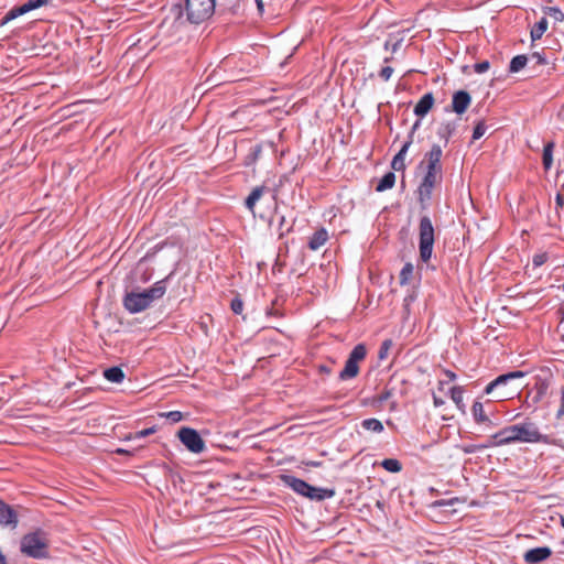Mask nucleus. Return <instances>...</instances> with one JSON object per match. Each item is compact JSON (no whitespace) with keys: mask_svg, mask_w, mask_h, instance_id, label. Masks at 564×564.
<instances>
[{"mask_svg":"<svg viewBox=\"0 0 564 564\" xmlns=\"http://www.w3.org/2000/svg\"><path fill=\"white\" fill-rule=\"evenodd\" d=\"M514 442L553 444L547 435L540 433L534 423L524 422L502 429L494 434L491 440L481 447L502 446Z\"/></svg>","mask_w":564,"mask_h":564,"instance_id":"nucleus-1","label":"nucleus"},{"mask_svg":"<svg viewBox=\"0 0 564 564\" xmlns=\"http://www.w3.org/2000/svg\"><path fill=\"white\" fill-rule=\"evenodd\" d=\"M166 292L165 280L155 282L151 288L141 292L131 291L123 297L124 308L132 313H140L151 306V304L161 299Z\"/></svg>","mask_w":564,"mask_h":564,"instance_id":"nucleus-2","label":"nucleus"},{"mask_svg":"<svg viewBox=\"0 0 564 564\" xmlns=\"http://www.w3.org/2000/svg\"><path fill=\"white\" fill-rule=\"evenodd\" d=\"M21 552L34 558H45L47 552V540L41 531L29 533L21 540Z\"/></svg>","mask_w":564,"mask_h":564,"instance_id":"nucleus-3","label":"nucleus"},{"mask_svg":"<svg viewBox=\"0 0 564 564\" xmlns=\"http://www.w3.org/2000/svg\"><path fill=\"white\" fill-rule=\"evenodd\" d=\"M185 11L189 23H203L213 15L215 0H186Z\"/></svg>","mask_w":564,"mask_h":564,"instance_id":"nucleus-4","label":"nucleus"},{"mask_svg":"<svg viewBox=\"0 0 564 564\" xmlns=\"http://www.w3.org/2000/svg\"><path fill=\"white\" fill-rule=\"evenodd\" d=\"M419 252L423 262L430 261L434 245V227L429 216H423L419 225Z\"/></svg>","mask_w":564,"mask_h":564,"instance_id":"nucleus-5","label":"nucleus"},{"mask_svg":"<svg viewBox=\"0 0 564 564\" xmlns=\"http://www.w3.org/2000/svg\"><path fill=\"white\" fill-rule=\"evenodd\" d=\"M182 444L192 453L200 454L205 451L206 445L198 432L192 427H182L178 433Z\"/></svg>","mask_w":564,"mask_h":564,"instance_id":"nucleus-6","label":"nucleus"},{"mask_svg":"<svg viewBox=\"0 0 564 564\" xmlns=\"http://www.w3.org/2000/svg\"><path fill=\"white\" fill-rule=\"evenodd\" d=\"M442 177L443 175L440 174L425 173L417 189V199L423 208L426 207L432 197L433 188L441 183Z\"/></svg>","mask_w":564,"mask_h":564,"instance_id":"nucleus-7","label":"nucleus"},{"mask_svg":"<svg viewBox=\"0 0 564 564\" xmlns=\"http://www.w3.org/2000/svg\"><path fill=\"white\" fill-rule=\"evenodd\" d=\"M50 0H29L24 4L20 7L12 8L3 18L1 21V25L7 24L8 22L17 19L20 15H23L31 10L41 8L48 3Z\"/></svg>","mask_w":564,"mask_h":564,"instance_id":"nucleus-8","label":"nucleus"},{"mask_svg":"<svg viewBox=\"0 0 564 564\" xmlns=\"http://www.w3.org/2000/svg\"><path fill=\"white\" fill-rule=\"evenodd\" d=\"M552 555V550L549 546H540L528 550L523 554V560L528 564H539Z\"/></svg>","mask_w":564,"mask_h":564,"instance_id":"nucleus-9","label":"nucleus"},{"mask_svg":"<svg viewBox=\"0 0 564 564\" xmlns=\"http://www.w3.org/2000/svg\"><path fill=\"white\" fill-rule=\"evenodd\" d=\"M471 97L466 90H458L453 95L452 111L463 115L469 107Z\"/></svg>","mask_w":564,"mask_h":564,"instance_id":"nucleus-10","label":"nucleus"},{"mask_svg":"<svg viewBox=\"0 0 564 564\" xmlns=\"http://www.w3.org/2000/svg\"><path fill=\"white\" fill-rule=\"evenodd\" d=\"M523 377H524V372H522V371H512V372L501 375V376L497 377L495 380H492L490 383L487 384V387L485 388V393L490 394L494 392L495 389H497L501 386H506L510 380L523 378Z\"/></svg>","mask_w":564,"mask_h":564,"instance_id":"nucleus-11","label":"nucleus"},{"mask_svg":"<svg viewBox=\"0 0 564 564\" xmlns=\"http://www.w3.org/2000/svg\"><path fill=\"white\" fill-rule=\"evenodd\" d=\"M281 478L284 485L290 487L296 494L305 497V492L307 491L310 485L308 482L291 475H283Z\"/></svg>","mask_w":564,"mask_h":564,"instance_id":"nucleus-12","label":"nucleus"},{"mask_svg":"<svg viewBox=\"0 0 564 564\" xmlns=\"http://www.w3.org/2000/svg\"><path fill=\"white\" fill-rule=\"evenodd\" d=\"M18 524V516L15 511L0 500V525H12L15 528Z\"/></svg>","mask_w":564,"mask_h":564,"instance_id":"nucleus-13","label":"nucleus"},{"mask_svg":"<svg viewBox=\"0 0 564 564\" xmlns=\"http://www.w3.org/2000/svg\"><path fill=\"white\" fill-rule=\"evenodd\" d=\"M334 489L328 488H321V487H314L312 485H308V489L305 492V498H308L311 500L315 501H322L327 498H333L335 496Z\"/></svg>","mask_w":564,"mask_h":564,"instance_id":"nucleus-14","label":"nucleus"},{"mask_svg":"<svg viewBox=\"0 0 564 564\" xmlns=\"http://www.w3.org/2000/svg\"><path fill=\"white\" fill-rule=\"evenodd\" d=\"M434 105V96L432 93H427L421 97L414 107V113L417 117H424L432 109Z\"/></svg>","mask_w":564,"mask_h":564,"instance_id":"nucleus-15","label":"nucleus"},{"mask_svg":"<svg viewBox=\"0 0 564 564\" xmlns=\"http://www.w3.org/2000/svg\"><path fill=\"white\" fill-rule=\"evenodd\" d=\"M410 145H411V140H408L402 145L400 151L394 155V158L392 159V162H391L392 170H394V171H403L405 169L404 160H405V155L408 153V150H409Z\"/></svg>","mask_w":564,"mask_h":564,"instance_id":"nucleus-16","label":"nucleus"},{"mask_svg":"<svg viewBox=\"0 0 564 564\" xmlns=\"http://www.w3.org/2000/svg\"><path fill=\"white\" fill-rule=\"evenodd\" d=\"M328 240V232L325 228L316 230L310 238L308 248L313 251L318 250Z\"/></svg>","mask_w":564,"mask_h":564,"instance_id":"nucleus-17","label":"nucleus"},{"mask_svg":"<svg viewBox=\"0 0 564 564\" xmlns=\"http://www.w3.org/2000/svg\"><path fill=\"white\" fill-rule=\"evenodd\" d=\"M265 191L267 188L264 186H257L251 191L249 196L246 198L245 205L252 214H254V206L257 202H259V199L262 197Z\"/></svg>","mask_w":564,"mask_h":564,"instance_id":"nucleus-18","label":"nucleus"},{"mask_svg":"<svg viewBox=\"0 0 564 564\" xmlns=\"http://www.w3.org/2000/svg\"><path fill=\"white\" fill-rule=\"evenodd\" d=\"M359 372V366L350 359H347L345 367L339 373L341 380H348L355 378Z\"/></svg>","mask_w":564,"mask_h":564,"instance_id":"nucleus-19","label":"nucleus"},{"mask_svg":"<svg viewBox=\"0 0 564 564\" xmlns=\"http://www.w3.org/2000/svg\"><path fill=\"white\" fill-rule=\"evenodd\" d=\"M181 10L177 11V20L181 19ZM184 26H185V21H164L162 23V31L163 32H166V31H170L171 29H175V33L176 35H178V37L184 33Z\"/></svg>","mask_w":564,"mask_h":564,"instance_id":"nucleus-20","label":"nucleus"},{"mask_svg":"<svg viewBox=\"0 0 564 564\" xmlns=\"http://www.w3.org/2000/svg\"><path fill=\"white\" fill-rule=\"evenodd\" d=\"M442 154H443L442 148L438 144H433L431 150L424 156L425 162L430 163L432 165L442 166V164H441Z\"/></svg>","mask_w":564,"mask_h":564,"instance_id":"nucleus-21","label":"nucleus"},{"mask_svg":"<svg viewBox=\"0 0 564 564\" xmlns=\"http://www.w3.org/2000/svg\"><path fill=\"white\" fill-rule=\"evenodd\" d=\"M104 377L115 383H120L124 379V372L119 367H111L104 371Z\"/></svg>","mask_w":564,"mask_h":564,"instance_id":"nucleus-22","label":"nucleus"},{"mask_svg":"<svg viewBox=\"0 0 564 564\" xmlns=\"http://www.w3.org/2000/svg\"><path fill=\"white\" fill-rule=\"evenodd\" d=\"M449 393H451V399L456 404L457 409L460 410L462 412H464L465 411V403L463 400L464 388L459 387V386L452 387L449 389Z\"/></svg>","mask_w":564,"mask_h":564,"instance_id":"nucleus-23","label":"nucleus"},{"mask_svg":"<svg viewBox=\"0 0 564 564\" xmlns=\"http://www.w3.org/2000/svg\"><path fill=\"white\" fill-rule=\"evenodd\" d=\"M395 175L393 172L386 173L376 186L377 192H384L393 187Z\"/></svg>","mask_w":564,"mask_h":564,"instance_id":"nucleus-24","label":"nucleus"},{"mask_svg":"<svg viewBox=\"0 0 564 564\" xmlns=\"http://www.w3.org/2000/svg\"><path fill=\"white\" fill-rule=\"evenodd\" d=\"M549 382L543 379H538L534 386L535 394L533 397L534 402L541 401L544 397H546L549 391Z\"/></svg>","mask_w":564,"mask_h":564,"instance_id":"nucleus-25","label":"nucleus"},{"mask_svg":"<svg viewBox=\"0 0 564 564\" xmlns=\"http://www.w3.org/2000/svg\"><path fill=\"white\" fill-rule=\"evenodd\" d=\"M547 19L541 18L539 22L534 24V26L531 30V39L532 41L540 40L545 31L547 30Z\"/></svg>","mask_w":564,"mask_h":564,"instance_id":"nucleus-26","label":"nucleus"},{"mask_svg":"<svg viewBox=\"0 0 564 564\" xmlns=\"http://www.w3.org/2000/svg\"><path fill=\"white\" fill-rule=\"evenodd\" d=\"M474 419L477 423H490L489 417L485 414L481 402L476 401L471 406Z\"/></svg>","mask_w":564,"mask_h":564,"instance_id":"nucleus-27","label":"nucleus"},{"mask_svg":"<svg viewBox=\"0 0 564 564\" xmlns=\"http://www.w3.org/2000/svg\"><path fill=\"white\" fill-rule=\"evenodd\" d=\"M553 150H554V143L553 142H547L544 145L542 161H543V166H544L545 170H550L551 166H552V163H553Z\"/></svg>","mask_w":564,"mask_h":564,"instance_id":"nucleus-28","label":"nucleus"},{"mask_svg":"<svg viewBox=\"0 0 564 564\" xmlns=\"http://www.w3.org/2000/svg\"><path fill=\"white\" fill-rule=\"evenodd\" d=\"M454 131L455 124L451 122H445L440 126L437 130V135L440 137V139L444 140L447 143Z\"/></svg>","mask_w":564,"mask_h":564,"instance_id":"nucleus-29","label":"nucleus"},{"mask_svg":"<svg viewBox=\"0 0 564 564\" xmlns=\"http://www.w3.org/2000/svg\"><path fill=\"white\" fill-rule=\"evenodd\" d=\"M367 355V349L364 344H358L354 347L351 352L349 354L348 359L352 360L358 365L359 361L364 360Z\"/></svg>","mask_w":564,"mask_h":564,"instance_id":"nucleus-30","label":"nucleus"},{"mask_svg":"<svg viewBox=\"0 0 564 564\" xmlns=\"http://www.w3.org/2000/svg\"><path fill=\"white\" fill-rule=\"evenodd\" d=\"M361 426L375 433H381L383 431L382 423L377 419H366L361 422Z\"/></svg>","mask_w":564,"mask_h":564,"instance_id":"nucleus-31","label":"nucleus"},{"mask_svg":"<svg viewBox=\"0 0 564 564\" xmlns=\"http://www.w3.org/2000/svg\"><path fill=\"white\" fill-rule=\"evenodd\" d=\"M527 62L528 57L525 55H517L511 59L509 70L511 73H517L527 65Z\"/></svg>","mask_w":564,"mask_h":564,"instance_id":"nucleus-32","label":"nucleus"},{"mask_svg":"<svg viewBox=\"0 0 564 564\" xmlns=\"http://www.w3.org/2000/svg\"><path fill=\"white\" fill-rule=\"evenodd\" d=\"M381 466L390 473H399L402 469V465L398 459L387 458L382 460Z\"/></svg>","mask_w":564,"mask_h":564,"instance_id":"nucleus-33","label":"nucleus"},{"mask_svg":"<svg viewBox=\"0 0 564 564\" xmlns=\"http://www.w3.org/2000/svg\"><path fill=\"white\" fill-rule=\"evenodd\" d=\"M413 265L412 263H405L404 267L402 268L401 272H400V283L402 285L406 284L410 282L412 275H413Z\"/></svg>","mask_w":564,"mask_h":564,"instance_id":"nucleus-34","label":"nucleus"},{"mask_svg":"<svg viewBox=\"0 0 564 564\" xmlns=\"http://www.w3.org/2000/svg\"><path fill=\"white\" fill-rule=\"evenodd\" d=\"M393 347V341L392 339H386L382 341L381 346H380V349H379V352H378V357L380 360H383L388 357L389 355V351L390 349Z\"/></svg>","mask_w":564,"mask_h":564,"instance_id":"nucleus-35","label":"nucleus"},{"mask_svg":"<svg viewBox=\"0 0 564 564\" xmlns=\"http://www.w3.org/2000/svg\"><path fill=\"white\" fill-rule=\"evenodd\" d=\"M545 14L549 15L555 22H561L564 20V13L555 7L546 8Z\"/></svg>","mask_w":564,"mask_h":564,"instance_id":"nucleus-36","label":"nucleus"},{"mask_svg":"<svg viewBox=\"0 0 564 564\" xmlns=\"http://www.w3.org/2000/svg\"><path fill=\"white\" fill-rule=\"evenodd\" d=\"M487 127L484 121H479L473 131V140L480 139L486 133Z\"/></svg>","mask_w":564,"mask_h":564,"instance_id":"nucleus-37","label":"nucleus"},{"mask_svg":"<svg viewBox=\"0 0 564 564\" xmlns=\"http://www.w3.org/2000/svg\"><path fill=\"white\" fill-rule=\"evenodd\" d=\"M230 307L235 314H241L243 311V302L239 297H235L231 303Z\"/></svg>","mask_w":564,"mask_h":564,"instance_id":"nucleus-38","label":"nucleus"},{"mask_svg":"<svg viewBox=\"0 0 564 564\" xmlns=\"http://www.w3.org/2000/svg\"><path fill=\"white\" fill-rule=\"evenodd\" d=\"M166 419H169L172 423H177L183 420V413L180 411H170L163 414Z\"/></svg>","mask_w":564,"mask_h":564,"instance_id":"nucleus-39","label":"nucleus"},{"mask_svg":"<svg viewBox=\"0 0 564 564\" xmlns=\"http://www.w3.org/2000/svg\"><path fill=\"white\" fill-rule=\"evenodd\" d=\"M489 67H490V64L488 61H482V62L476 63L474 65V69L478 74L487 72L489 69Z\"/></svg>","mask_w":564,"mask_h":564,"instance_id":"nucleus-40","label":"nucleus"},{"mask_svg":"<svg viewBox=\"0 0 564 564\" xmlns=\"http://www.w3.org/2000/svg\"><path fill=\"white\" fill-rule=\"evenodd\" d=\"M393 74V68L390 67V66H384L382 67V69L380 70V77L384 80V82H388L391 76Z\"/></svg>","mask_w":564,"mask_h":564,"instance_id":"nucleus-41","label":"nucleus"},{"mask_svg":"<svg viewBox=\"0 0 564 564\" xmlns=\"http://www.w3.org/2000/svg\"><path fill=\"white\" fill-rule=\"evenodd\" d=\"M155 432V427H149L134 433L133 438L147 437Z\"/></svg>","mask_w":564,"mask_h":564,"instance_id":"nucleus-42","label":"nucleus"},{"mask_svg":"<svg viewBox=\"0 0 564 564\" xmlns=\"http://www.w3.org/2000/svg\"><path fill=\"white\" fill-rule=\"evenodd\" d=\"M284 225H285V216H280L279 218V235L280 237H283L285 232H290L292 227H288L286 229H284Z\"/></svg>","mask_w":564,"mask_h":564,"instance_id":"nucleus-43","label":"nucleus"},{"mask_svg":"<svg viewBox=\"0 0 564 564\" xmlns=\"http://www.w3.org/2000/svg\"><path fill=\"white\" fill-rule=\"evenodd\" d=\"M546 259H547V256L545 253L535 254L533 257L532 262H533L534 267H540L546 261Z\"/></svg>","mask_w":564,"mask_h":564,"instance_id":"nucleus-44","label":"nucleus"},{"mask_svg":"<svg viewBox=\"0 0 564 564\" xmlns=\"http://www.w3.org/2000/svg\"><path fill=\"white\" fill-rule=\"evenodd\" d=\"M434 173L442 175V166L432 165L430 163H426V172L425 173Z\"/></svg>","mask_w":564,"mask_h":564,"instance_id":"nucleus-45","label":"nucleus"},{"mask_svg":"<svg viewBox=\"0 0 564 564\" xmlns=\"http://www.w3.org/2000/svg\"><path fill=\"white\" fill-rule=\"evenodd\" d=\"M262 152V147L261 145H256L253 149H252V152H251V161H256L259 155L261 154Z\"/></svg>","mask_w":564,"mask_h":564,"instance_id":"nucleus-46","label":"nucleus"},{"mask_svg":"<svg viewBox=\"0 0 564 564\" xmlns=\"http://www.w3.org/2000/svg\"><path fill=\"white\" fill-rule=\"evenodd\" d=\"M531 57L535 59L536 64L544 65L547 63L540 53H533Z\"/></svg>","mask_w":564,"mask_h":564,"instance_id":"nucleus-47","label":"nucleus"},{"mask_svg":"<svg viewBox=\"0 0 564 564\" xmlns=\"http://www.w3.org/2000/svg\"><path fill=\"white\" fill-rule=\"evenodd\" d=\"M443 373L445 375V377L447 378V382L448 381H455L456 380V373L453 372L452 370H448V369H444L443 370Z\"/></svg>","mask_w":564,"mask_h":564,"instance_id":"nucleus-48","label":"nucleus"},{"mask_svg":"<svg viewBox=\"0 0 564 564\" xmlns=\"http://www.w3.org/2000/svg\"><path fill=\"white\" fill-rule=\"evenodd\" d=\"M563 415H564V389H563V393H562V398H561V406L557 410L556 417L561 419Z\"/></svg>","mask_w":564,"mask_h":564,"instance_id":"nucleus-49","label":"nucleus"},{"mask_svg":"<svg viewBox=\"0 0 564 564\" xmlns=\"http://www.w3.org/2000/svg\"><path fill=\"white\" fill-rule=\"evenodd\" d=\"M420 127V121L417 120L413 126H412V129L410 131V134H409V139L408 140H411V143L413 142V135L416 131V129Z\"/></svg>","mask_w":564,"mask_h":564,"instance_id":"nucleus-50","label":"nucleus"},{"mask_svg":"<svg viewBox=\"0 0 564 564\" xmlns=\"http://www.w3.org/2000/svg\"><path fill=\"white\" fill-rule=\"evenodd\" d=\"M391 397V392L386 390L383 391L379 397H378V400L379 402H383L386 400H388L389 398Z\"/></svg>","mask_w":564,"mask_h":564,"instance_id":"nucleus-51","label":"nucleus"},{"mask_svg":"<svg viewBox=\"0 0 564 564\" xmlns=\"http://www.w3.org/2000/svg\"><path fill=\"white\" fill-rule=\"evenodd\" d=\"M433 403L436 408L442 406L445 401L442 398H438L436 394H433Z\"/></svg>","mask_w":564,"mask_h":564,"instance_id":"nucleus-52","label":"nucleus"},{"mask_svg":"<svg viewBox=\"0 0 564 564\" xmlns=\"http://www.w3.org/2000/svg\"><path fill=\"white\" fill-rule=\"evenodd\" d=\"M556 207H563L564 206V195L557 194L555 197Z\"/></svg>","mask_w":564,"mask_h":564,"instance_id":"nucleus-53","label":"nucleus"},{"mask_svg":"<svg viewBox=\"0 0 564 564\" xmlns=\"http://www.w3.org/2000/svg\"><path fill=\"white\" fill-rule=\"evenodd\" d=\"M481 445H478V446H475V445H470V446H467L464 448V452L467 453V454H470V453H474L477 448L478 449H482V447H480Z\"/></svg>","mask_w":564,"mask_h":564,"instance_id":"nucleus-54","label":"nucleus"},{"mask_svg":"<svg viewBox=\"0 0 564 564\" xmlns=\"http://www.w3.org/2000/svg\"><path fill=\"white\" fill-rule=\"evenodd\" d=\"M447 383V381L445 380H440L438 381V390L440 391H444V388H445V384Z\"/></svg>","mask_w":564,"mask_h":564,"instance_id":"nucleus-55","label":"nucleus"},{"mask_svg":"<svg viewBox=\"0 0 564 564\" xmlns=\"http://www.w3.org/2000/svg\"><path fill=\"white\" fill-rule=\"evenodd\" d=\"M256 2H257V7H258V9H259L260 11H262V9H263L262 0H256Z\"/></svg>","mask_w":564,"mask_h":564,"instance_id":"nucleus-56","label":"nucleus"},{"mask_svg":"<svg viewBox=\"0 0 564 564\" xmlns=\"http://www.w3.org/2000/svg\"><path fill=\"white\" fill-rule=\"evenodd\" d=\"M0 564H6V557L1 552H0Z\"/></svg>","mask_w":564,"mask_h":564,"instance_id":"nucleus-57","label":"nucleus"},{"mask_svg":"<svg viewBox=\"0 0 564 564\" xmlns=\"http://www.w3.org/2000/svg\"><path fill=\"white\" fill-rule=\"evenodd\" d=\"M117 453H118V454H124V453H127V452H126L124 449L119 448V449H117Z\"/></svg>","mask_w":564,"mask_h":564,"instance_id":"nucleus-58","label":"nucleus"},{"mask_svg":"<svg viewBox=\"0 0 564 564\" xmlns=\"http://www.w3.org/2000/svg\"><path fill=\"white\" fill-rule=\"evenodd\" d=\"M561 311H562V313L564 314V303H563V304H562V306H561Z\"/></svg>","mask_w":564,"mask_h":564,"instance_id":"nucleus-59","label":"nucleus"},{"mask_svg":"<svg viewBox=\"0 0 564 564\" xmlns=\"http://www.w3.org/2000/svg\"><path fill=\"white\" fill-rule=\"evenodd\" d=\"M561 523H562V525L564 528V518L561 519Z\"/></svg>","mask_w":564,"mask_h":564,"instance_id":"nucleus-60","label":"nucleus"}]
</instances>
